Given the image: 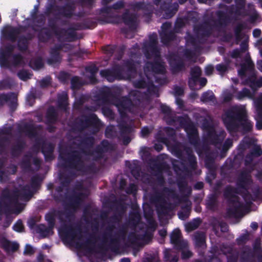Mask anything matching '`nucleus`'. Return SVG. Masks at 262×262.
I'll return each instance as SVG.
<instances>
[{"mask_svg":"<svg viewBox=\"0 0 262 262\" xmlns=\"http://www.w3.org/2000/svg\"><path fill=\"white\" fill-rule=\"evenodd\" d=\"M180 231L179 229H175L171 235V238L173 242H176L179 238Z\"/></svg>","mask_w":262,"mask_h":262,"instance_id":"nucleus-1","label":"nucleus"},{"mask_svg":"<svg viewBox=\"0 0 262 262\" xmlns=\"http://www.w3.org/2000/svg\"><path fill=\"white\" fill-rule=\"evenodd\" d=\"M18 77L20 79L26 80L30 78L31 75L26 71H22L18 73Z\"/></svg>","mask_w":262,"mask_h":262,"instance_id":"nucleus-2","label":"nucleus"},{"mask_svg":"<svg viewBox=\"0 0 262 262\" xmlns=\"http://www.w3.org/2000/svg\"><path fill=\"white\" fill-rule=\"evenodd\" d=\"M13 229L17 232H21L23 229L22 222L18 221L13 226Z\"/></svg>","mask_w":262,"mask_h":262,"instance_id":"nucleus-3","label":"nucleus"},{"mask_svg":"<svg viewBox=\"0 0 262 262\" xmlns=\"http://www.w3.org/2000/svg\"><path fill=\"white\" fill-rule=\"evenodd\" d=\"M213 94L212 92H209L208 93H205L204 94L203 96V100L204 101H207L209 100H211L213 98Z\"/></svg>","mask_w":262,"mask_h":262,"instance_id":"nucleus-4","label":"nucleus"},{"mask_svg":"<svg viewBox=\"0 0 262 262\" xmlns=\"http://www.w3.org/2000/svg\"><path fill=\"white\" fill-rule=\"evenodd\" d=\"M201 74V70L199 68H195L194 71L192 72V75L194 78L200 76Z\"/></svg>","mask_w":262,"mask_h":262,"instance_id":"nucleus-5","label":"nucleus"},{"mask_svg":"<svg viewBox=\"0 0 262 262\" xmlns=\"http://www.w3.org/2000/svg\"><path fill=\"white\" fill-rule=\"evenodd\" d=\"M33 252V248L30 245H27L24 252L26 254H31Z\"/></svg>","mask_w":262,"mask_h":262,"instance_id":"nucleus-6","label":"nucleus"},{"mask_svg":"<svg viewBox=\"0 0 262 262\" xmlns=\"http://www.w3.org/2000/svg\"><path fill=\"white\" fill-rule=\"evenodd\" d=\"M213 68L212 66H207L205 69V73L207 75H210L212 73Z\"/></svg>","mask_w":262,"mask_h":262,"instance_id":"nucleus-7","label":"nucleus"},{"mask_svg":"<svg viewBox=\"0 0 262 262\" xmlns=\"http://www.w3.org/2000/svg\"><path fill=\"white\" fill-rule=\"evenodd\" d=\"M149 132V129L147 127H144L141 130V134L143 136H145Z\"/></svg>","mask_w":262,"mask_h":262,"instance_id":"nucleus-8","label":"nucleus"},{"mask_svg":"<svg viewBox=\"0 0 262 262\" xmlns=\"http://www.w3.org/2000/svg\"><path fill=\"white\" fill-rule=\"evenodd\" d=\"M216 69L219 71H225L226 69V68L225 66L221 64L217 65L216 66Z\"/></svg>","mask_w":262,"mask_h":262,"instance_id":"nucleus-9","label":"nucleus"},{"mask_svg":"<svg viewBox=\"0 0 262 262\" xmlns=\"http://www.w3.org/2000/svg\"><path fill=\"white\" fill-rule=\"evenodd\" d=\"M253 35L255 37H258L260 34V31L259 30H255L253 31Z\"/></svg>","mask_w":262,"mask_h":262,"instance_id":"nucleus-10","label":"nucleus"},{"mask_svg":"<svg viewBox=\"0 0 262 262\" xmlns=\"http://www.w3.org/2000/svg\"><path fill=\"white\" fill-rule=\"evenodd\" d=\"M257 64L258 69L262 71V61H258Z\"/></svg>","mask_w":262,"mask_h":262,"instance_id":"nucleus-11","label":"nucleus"},{"mask_svg":"<svg viewBox=\"0 0 262 262\" xmlns=\"http://www.w3.org/2000/svg\"><path fill=\"white\" fill-rule=\"evenodd\" d=\"M200 82L202 85H204L206 84L207 80L205 78H202L200 80Z\"/></svg>","mask_w":262,"mask_h":262,"instance_id":"nucleus-12","label":"nucleus"},{"mask_svg":"<svg viewBox=\"0 0 262 262\" xmlns=\"http://www.w3.org/2000/svg\"><path fill=\"white\" fill-rule=\"evenodd\" d=\"M166 232L165 230L161 231L160 234L161 236H164L166 235Z\"/></svg>","mask_w":262,"mask_h":262,"instance_id":"nucleus-13","label":"nucleus"},{"mask_svg":"<svg viewBox=\"0 0 262 262\" xmlns=\"http://www.w3.org/2000/svg\"><path fill=\"white\" fill-rule=\"evenodd\" d=\"M251 227H252V228H253V229H256V228H257V224H256V223H252V224H251Z\"/></svg>","mask_w":262,"mask_h":262,"instance_id":"nucleus-14","label":"nucleus"},{"mask_svg":"<svg viewBox=\"0 0 262 262\" xmlns=\"http://www.w3.org/2000/svg\"><path fill=\"white\" fill-rule=\"evenodd\" d=\"M256 126L258 129L261 128H262V123H261L260 124V123L257 124Z\"/></svg>","mask_w":262,"mask_h":262,"instance_id":"nucleus-15","label":"nucleus"},{"mask_svg":"<svg viewBox=\"0 0 262 262\" xmlns=\"http://www.w3.org/2000/svg\"><path fill=\"white\" fill-rule=\"evenodd\" d=\"M107 71H101V74L102 75H104V76H107Z\"/></svg>","mask_w":262,"mask_h":262,"instance_id":"nucleus-16","label":"nucleus"},{"mask_svg":"<svg viewBox=\"0 0 262 262\" xmlns=\"http://www.w3.org/2000/svg\"><path fill=\"white\" fill-rule=\"evenodd\" d=\"M121 262H129V260L128 258L122 259Z\"/></svg>","mask_w":262,"mask_h":262,"instance_id":"nucleus-17","label":"nucleus"},{"mask_svg":"<svg viewBox=\"0 0 262 262\" xmlns=\"http://www.w3.org/2000/svg\"><path fill=\"white\" fill-rule=\"evenodd\" d=\"M14 250L18 248V245L16 244H14Z\"/></svg>","mask_w":262,"mask_h":262,"instance_id":"nucleus-18","label":"nucleus"},{"mask_svg":"<svg viewBox=\"0 0 262 262\" xmlns=\"http://www.w3.org/2000/svg\"><path fill=\"white\" fill-rule=\"evenodd\" d=\"M32 67L34 69H39L40 67H41V66H37V67L35 68L34 67L32 66Z\"/></svg>","mask_w":262,"mask_h":262,"instance_id":"nucleus-19","label":"nucleus"}]
</instances>
